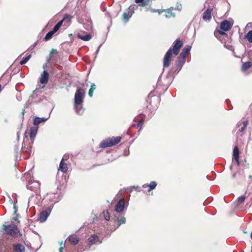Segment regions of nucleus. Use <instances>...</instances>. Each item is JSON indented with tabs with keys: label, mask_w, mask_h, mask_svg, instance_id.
Returning a JSON list of instances; mask_svg holds the SVG:
<instances>
[{
	"label": "nucleus",
	"mask_w": 252,
	"mask_h": 252,
	"mask_svg": "<svg viewBox=\"0 0 252 252\" xmlns=\"http://www.w3.org/2000/svg\"><path fill=\"white\" fill-rule=\"evenodd\" d=\"M183 45L181 40L177 39L173 43V49L170 48L166 53L164 59L163 65L164 68L170 66L172 53L175 56L179 54L180 48Z\"/></svg>",
	"instance_id": "nucleus-1"
},
{
	"label": "nucleus",
	"mask_w": 252,
	"mask_h": 252,
	"mask_svg": "<svg viewBox=\"0 0 252 252\" xmlns=\"http://www.w3.org/2000/svg\"><path fill=\"white\" fill-rule=\"evenodd\" d=\"M2 229L4 231V233L13 238H17L21 236L17 226L13 224L2 225Z\"/></svg>",
	"instance_id": "nucleus-2"
},
{
	"label": "nucleus",
	"mask_w": 252,
	"mask_h": 252,
	"mask_svg": "<svg viewBox=\"0 0 252 252\" xmlns=\"http://www.w3.org/2000/svg\"><path fill=\"white\" fill-rule=\"evenodd\" d=\"M121 139L122 138L120 136L106 139L100 144L99 147L101 148L112 147L119 143Z\"/></svg>",
	"instance_id": "nucleus-3"
},
{
	"label": "nucleus",
	"mask_w": 252,
	"mask_h": 252,
	"mask_svg": "<svg viewBox=\"0 0 252 252\" xmlns=\"http://www.w3.org/2000/svg\"><path fill=\"white\" fill-rule=\"evenodd\" d=\"M85 92L83 89L78 88L74 96V105H81L83 102Z\"/></svg>",
	"instance_id": "nucleus-4"
},
{
	"label": "nucleus",
	"mask_w": 252,
	"mask_h": 252,
	"mask_svg": "<svg viewBox=\"0 0 252 252\" xmlns=\"http://www.w3.org/2000/svg\"><path fill=\"white\" fill-rule=\"evenodd\" d=\"M53 206L54 204H51L46 210L40 213L38 219L40 222H43L46 220L53 208Z\"/></svg>",
	"instance_id": "nucleus-5"
},
{
	"label": "nucleus",
	"mask_w": 252,
	"mask_h": 252,
	"mask_svg": "<svg viewBox=\"0 0 252 252\" xmlns=\"http://www.w3.org/2000/svg\"><path fill=\"white\" fill-rule=\"evenodd\" d=\"M39 91L37 89H36L35 90H34L32 92V94L29 96L28 102L31 104L32 103H37L41 102V98H39L38 100H36V98L37 97L39 94Z\"/></svg>",
	"instance_id": "nucleus-6"
},
{
	"label": "nucleus",
	"mask_w": 252,
	"mask_h": 252,
	"mask_svg": "<svg viewBox=\"0 0 252 252\" xmlns=\"http://www.w3.org/2000/svg\"><path fill=\"white\" fill-rule=\"evenodd\" d=\"M186 61V59L179 56L178 57L177 61L175 63V72H177V73H178L182 69L183 66L185 63Z\"/></svg>",
	"instance_id": "nucleus-7"
},
{
	"label": "nucleus",
	"mask_w": 252,
	"mask_h": 252,
	"mask_svg": "<svg viewBox=\"0 0 252 252\" xmlns=\"http://www.w3.org/2000/svg\"><path fill=\"white\" fill-rule=\"evenodd\" d=\"M40 184L38 181H29V184L27 185V188L31 190H36L40 188Z\"/></svg>",
	"instance_id": "nucleus-8"
},
{
	"label": "nucleus",
	"mask_w": 252,
	"mask_h": 252,
	"mask_svg": "<svg viewBox=\"0 0 252 252\" xmlns=\"http://www.w3.org/2000/svg\"><path fill=\"white\" fill-rule=\"evenodd\" d=\"M134 6L131 5L128 8L127 11L125 12L123 15V18L125 22H127L128 19L132 16L134 13Z\"/></svg>",
	"instance_id": "nucleus-9"
},
{
	"label": "nucleus",
	"mask_w": 252,
	"mask_h": 252,
	"mask_svg": "<svg viewBox=\"0 0 252 252\" xmlns=\"http://www.w3.org/2000/svg\"><path fill=\"white\" fill-rule=\"evenodd\" d=\"M32 142L28 144H27L26 141L24 140V142L22 145V147L21 149L22 152L24 153H27L29 155H30L32 153Z\"/></svg>",
	"instance_id": "nucleus-10"
},
{
	"label": "nucleus",
	"mask_w": 252,
	"mask_h": 252,
	"mask_svg": "<svg viewBox=\"0 0 252 252\" xmlns=\"http://www.w3.org/2000/svg\"><path fill=\"white\" fill-rule=\"evenodd\" d=\"M126 202L124 198H121L117 203L115 207V211L116 212L120 213L124 210Z\"/></svg>",
	"instance_id": "nucleus-11"
},
{
	"label": "nucleus",
	"mask_w": 252,
	"mask_h": 252,
	"mask_svg": "<svg viewBox=\"0 0 252 252\" xmlns=\"http://www.w3.org/2000/svg\"><path fill=\"white\" fill-rule=\"evenodd\" d=\"M88 241H89V243L90 245H93L94 244H95L97 242H98L99 244H101L102 243V241L99 240L98 237L95 234L92 235L88 238Z\"/></svg>",
	"instance_id": "nucleus-12"
},
{
	"label": "nucleus",
	"mask_w": 252,
	"mask_h": 252,
	"mask_svg": "<svg viewBox=\"0 0 252 252\" xmlns=\"http://www.w3.org/2000/svg\"><path fill=\"white\" fill-rule=\"evenodd\" d=\"M212 8H208L203 13L202 18L205 21H209L211 19Z\"/></svg>",
	"instance_id": "nucleus-13"
},
{
	"label": "nucleus",
	"mask_w": 252,
	"mask_h": 252,
	"mask_svg": "<svg viewBox=\"0 0 252 252\" xmlns=\"http://www.w3.org/2000/svg\"><path fill=\"white\" fill-rule=\"evenodd\" d=\"M49 79V73L46 70H44L41 74L40 82L41 84H46Z\"/></svg>",
	"instance_id": "nucleus-14"
},
{
	"label": "nucleus",
	"mask_w": 252,
	"mask_h": 252,
	"mask_svg": "<svg viewBox=\"0 0 252 252\" xmlns=\"http://www.w3.org/2000/svg\"><path fill=\"white\" fill-rule=\"evenodd\" d=\"M37 131H38V126H34L30 128V136L32 143H33V142L34 139L35 137L36 136Z\"/></svg>",
	"instance_id": "nucleus-15"
},
{
	"label": "nucleus",
	"mask_w": 252,
	"mask_h": 252,
	"mask_svg": "<svg viewBox=\"0 0 252 252\" xmlns=\"http://www.w3.org/2000/svg\"><path fill=\"white\" fill-rule=\"evenodd\" d=\"M220 29L223 31H227L231 28V25L229 21L224 20L220 23Z\"/></svg>",
	"instance_id": "nucleus-16"
},
{
	"label": "nucleus",
	"mask_w": 252,
	"mask_h": 252,
	"mask_svg": "<svg viewBox=\"0 0 252 252\" xmlns=\"http://www.w3.org/2000/svg\"><path fill=\"white\" fill-rule=\"evenodd\" d=\"M191 46L190 45H186L182 50V51L180 53L179 56L180 57L187 58L188 54L190 52L191 50Z\"/></svg>",
	"instance_id": "nucleus-17"
},
{
	"label": "nucleus",
	"mask_w": 252,
	"mask_h": 252,
	"mask_svg": "<svg viewBox=\"0 0 252 252\" xmlns=\"http://www.w3.org/2000/svg\"><path fill=\"white\" fill-rule=\"evenodd\" d=\"M157 185V183L155 181H152L150 184H145L142 186L143 188H148V191H150L152 190L155 189Z\"/></svg>",
	"instance_id": "nucleus-18"
},
{
	"label": "nucleus",
	"mask_w": 252,
	"mask_h": 252,
	"mask_svg": "<svg viewBox=\"0 0 252 252\" xmlns=\"http://www.w3.org/2000/svg\"><path fill=\"white\" fill-rule=\"evenodd\" d=\"M174 9V8L173 7H171L167 9L164 10V11L166 12V14H165V17L167 18L175 17V14L174 13L172 12Z\"/></svg>",
	"instance_id": "nucleus-19"
},
{
	"label": "nucleus",
	"mask_w": 252,
	"mask_h": 252,
	"mask_svg": "<svg viewBox=\"0 0 252 252\" xmlns=\"http://www.w3.org/2000/svg\"><path fill=\"white\" fill-rule=\"evenodd\" d=\"M48 118H46L45 117H35L33 121V125L35 126H37L41 123H44L46 122Z\"/></svg>",
	"instance_id": "nucleus-20"
},
{
	"label": "nucleus",
	"mask_w": 252,
	"mask_h": 252,
	"mask_svg": "<svg viewBox=\"0 0 252 252\" xmlns=\"http://www.w3.org/2000/svg\"><path fill=\"white\" fill-rule=\"evenodd\" d=\"M13 250L16 252H24L25 247L20 244H17L13 245Z\"/></svg>",
	"instance_id": "nucleus-21"
},
{
	"label": "nucleus",
	"mask_w": 252,
	"mask_h": 252,
	"mask_svg": "<svg viewBox=\"0 0 252 252\" xmlns=\"http://www.w3.org/2000/svg\"><path fill=\"white\" fill-rule=\"evenodd\" d=\"M74 108L75 110L76 113L79 115H82L84 111V108L82 106V104L81 105H74Z\"/></svg>",
	"instance_id": "nucleus-22"
},
{
	"label": "nucleus",
	"mask_w": 252,
	"mask_h": 252,
	"mask_svg": "<svg viewBox=\"0 0 252 252\" xmlns=\"http://www.w3.org/2000/svg\"><path fill=\"white\" fill-rule=\"evenodd\" d=\"M114 219L115 220L119 222V225L117 228H118L121 225L126 223V218L124 217H122L120 218L119 216L115 215Z\"/></svg>",
	"instance_id": "nucleus-23"
},
{
	"label": "nucleus",
	"mask_w": 252,
	"mask_h": 252,
	"mask_svg": "<svg viewBox=\"0 0 252 252\" xmlns=\"http://www.w3.org/2000/svg\"><path fill=\"white\" fill-rule=\"evenodd\" d=\"M67 240H68L70 243L73 245H76L79 242V238L76 236H69L67 237Z\"/></svg>",
	"instance_id": "nucleus-24"
},
{
	"label": "nucleus",
	"mask_w": 252,
	"mask_h": 252,
	"mask_svg": "<svg viewBox=\"0 0 252 252\" xmlns=\"http://www.w3.org/2000/svg\"><path fill=\"white\" fill-rule=\"evenodd\" d=\"M63 158L60 163L59 170L64 173L67 172L68 168L66 163L63 162Z\"/></svg>",
	"instance_id": "nucleus-25"
},
{
	"label": "nucleus",
	"mask_w": 252,
	"mask_h": 252,
	"mask_svg": "<svg viewBox=\"0 0 252 252\" xmlns=\"http://www.w3.org/2000/svg\"><path fill=\"white\" fill-rule=\"evenodd\" d=\"M239 150L237 148V147H235L233 149V157L234 159L237 162L238 164L239 163Z\"/></svg>",
	"instance_id": "nucleus-26"
},
{
	"label": "nucleus",
	"mask_w": 252,
	"mask_h": 252,
	"mask_svg": "<svg viewBox=\"0 0 252 252\" xmlns=\"http://www.w3.org/2000/svg\"><path fill=\"white\" fill-rule=\"evenodd\" d=\"M77 35L80 39L84 41H89L92 38V35L90 34H87L83 35L80 33H78Z\"/></svg>",
	"instance_id": "nucleus-27"
},
{
	"label": "nucleus",
	"mask_w": 252,
	"mask_h": 252,
	"mask_svg": "<svg viewBox=\"0 0 252 252\" xmlns=\"http://www.w3.org/2000/svg\"><path fill=\"white\" fill-rule=\"evenodd\" d=\"M48 195L49 196V200L51 202H54L55 203L58 201V199L57 198L56 194L55 193L49 194Z\"/></svg>",
	"instance_id": "nucleus-28"
},
{
	"label": "nucleus",
	"mask_w": 252,
	"mask_h": 252,
	"mask_svg": "<svg viewBox=\"0 0 252 252\" xmlns=\"http://www.w3.org/2000/svg\"><path fill=\"white\" fill-rule=\"evenodd\" d=\"M252 63L250 62H247L242 64V69L243 71H246L251 66Z\"/></svg>",
	"instance_id": "nucleus-29"
},
{
	"label": "nucleus",
	"mask_w": 252,
	"mask_h": 252,
	"mask_svg": "<svg viewBox=\"0 0 252 252\" xmlns=\"http://www.w3.org/2000/svg\"><path fill=\"white\" fill-rule=\"evenodd\" d=\"M72 16L68 14H65L64 15L63 20V22L69 24L70 22Z\"/></svg>",
	"instance_id": "nucleus-30"
},
{
	"label": "nucleus",
	"mask_w": 252,
	"mask_h": 252,
	"mask_svg": "<svg viewBox=\"0 0 252 252\" xmlns=\"http://www.w3.org/2000/svg\"><path fill=\"white\" fill-rule=\"evenodd\" d=\"M96 86L94 83H92L91 85V88L89 91V96L90 97H92L93 95L94 91L95 90Z\"/></svg>",
	"instance_id": "nucleus-31"
},
{
	"label": "nucleus",
	"mask_w": 252,
	"mask_h": 252,
	"mask_svg": "<svg viewBox=\"0 0 252 252\" xmlns=\"http://www.w3.org/2000/svg\"><path fill=\"white\" fill-rule=\"evenodd\" d=\"M54 33L55 32L53 31L48 32L44 38V40L47 41L50 39Z\"/></svg>",
	"instance_id": "nucleus-32"
},
{
	"label": "nucleus",
	"mask_w": 252,
	"mask_h": 252,
	"mask_svg": "<svg viewBox=\"0 0 252 252\" xmlns=\"http://www.w3.org/2000/svg\"><path fill=\"white\" fill-rule=\"evenodd\" d=\"M32 55L30 54L27 57L24 58L22 61H21L20 64L21 65H24L28 62V61L31 58Z\"/></svg>",
	"instance_id": "nucleus-33"
},
{
	"label": "nucleus",
	"mask_w": 252,
	"mask_h": 252,
	"mask_svg": "<svg viewBox=\"0 0 252 252\" xmlns=\"http://www.w3.org/2000/svg\"><path fill=\"white\" fill-rule=\"evenodd\" d=\"M246 38L250 43H252V31H249L245 35Z\"/></svg>",
	"instance_id": "nucleus-34"
},
{
	"label": "nucleus",
	"mask_w": 252,
	"mask_h": 252,
	"mask_svg": "<svg viewBox=\"0 0 252 252\" xmlns=\"http://www.w3.org/2000/svg\"><path fill=\"white\" fill-rule=\"evenodd\" d=\"M135 2L138 4L140 6L143 7L147 5L145 0H135Z\"/></svg>",
	"instance_id": "nucleus-35"
},
{
	"label": "nucleus",
	"mask_w": 252,
	"mask_h": 252,
	"mask_svg": "<svg viewBox=\"0 0 252 252\" xmlns=\"http://www.w3.org/2000/svg\"><path fill=\"white\" fill-rule=\"evenodd\" d=\"M103 217L106 220H110V214L108 211H104L102 212Z\"/></svg>",
	"instance_id": "nucleus-36"
},
{
	"label": "nucleus",
	"mask_w": 252,
	"mask_h": 252,
	"mask_svg": "<svg viewBox=\"0 0 252 252\" xmlns=\"http://www.w3.org/2000/svg\"><path fill=\"white\" fill-rule=\"evenodd\" d=\"M144 121V119L142 118V119H140L138 121V123L137 124V128H139V130H140L142 128V126Z\"/></svg>",
	"instance_id": "nucleus-37"
},
{
	"label": "nucleus",
	"mask_w": 252,
	"mask_h": 252,
	"mask_svg": "<svg viewBox=\"0 0 252 252\" xmlns=\"http://www.w3.org/2000/svg\"><path fill=\"white\" fill-rule=\"evenodd\" d=\"M246 196L243 195L239 197L237 199V201L239 203H242L244 202Z\"/></svg>",
	"instance_id": "nucleus-38"
},
{
	"label": "nucleus",
	"mask_w": 252,
	"mask_h": 252,
	"mask_svg": "<svg viewBox=\"0 0 252 252\" xmlns=\"http://www.w3.org/2000/svg\"><path fill=\"white\" fill-rule=\"evenodd\" d=\"M225 31H223L222 30H218L217 32H214V35L217 36V32H218L220 34V35H226V33L224 32Z\"/></svg>",
	"instance_id": "nucleus-39"
},
{
	"label": "nucleus",
	"mask_w": 252,
	"mask_h": 252,
	"mask_svg": "<svg viewBox=\"0 0 252 252\" xmlns=\"http://www.w3.org/2000/svg\"><path fill=\"white\" fill-rule=\"evenodd\" d=\"M61 27L57 24L52 30L55 33H56Z\"/></svg>",
	"instance_id": "nucleus-40"
},
{
	"label": "nucleus",
	"mask_w": 252,
	"mask_h": 252,
	"mask_svg": "<svg viewBox=\"0 0 252 252\" xmlns=\"http://www.w3.org/2000/svg\"><path fill=\"white\" fill-rule=\"evenodd\" d=\"M175 9H177V10L180 11L182 9V5L181 4H180L179 5H177Z\"/></svg>",
	"instance_id": "nucleus-41"
},
{
	"label": "nucleus",
	"mask_w": 252,
	"mask_h": 252,
	"mask_svg": "<svg viewBox=\"0 0 252 252\" xmlns=\"http://www.w3.org/2000/svg\"><path fill=\"white\" fill-rule=\"evenodd\" d=\"M63 19H62L61 21H60V22H59L57 23V24H58V25L61 27L62 26V24H63Z\"/></svg>",
	"instance_id": "nucleus-42"
},
{
	"label": "nucleus",
	"mask_w": 252,
	"mask_h": 252,
	"mask_svg": "<svg viewBox=\"0 0 252 252\" xmlns=\"http://www.w3.org/2000/svg\"><path fill=\"white\" fill-rule=\"evenodd\" d=\"M100 46H101V45H99V46L98 47L97 50L96 51V52H95L96 56H95V59L96 58V55L98 53Z\"/></svg>",
	"instance_id": "nucleus-43"
},
{
	"label": "nucleus",
	"mask_w": 252,
	"mask_h": 252,
	"mask_svg": "<svg viewBox=\"0 0 252 252\" xmlns=\"http://www.w3.org/2000/svg\"><path fill=\"white\" fill-rule=\"evenodd\" d=\"M245 128H246V127H245V126H242V127L239 129V131H240V132H242V131H243L245 130Z\"/></svg>",
	"instance_id": "nucleus-44"
},
{
	"label": "nucleus",
	"mask_w": 252,
	"mask_h": 252,
	"mask_svg": "<svg viewBox=\"0 0 252 252\" xmlns=\"http://www.w3.org/2000/svg\"><path fill=\"white\" fill-rule=\"evenodd\" d=\"M248 125V122L247 121H244L243 122V126H245V127H246Z\"/></svg>",
	"instance_id": "nucleus-45"
},
{
	"label": "nucleus",
	"mask_w": 252,
	"mask_h": 252,
	"mask_svg": "<svg viewBox=\"0 0 252 252\" xmlns=\"http://www.w3.org/2000/svg\"><path fill=\"white\" fill-rule=\"evenodd\" d=\"M8 198L9 199V202L10 203L11 205L13 204V201L12 199L9 196L8 197Z\"/></svg>",
	"instance_id": "nucleus-46"
},
{
	"label": "nucleus",
	"mask_w": 252,
	"mask_h": 252,
	"mask_svg": "<svg viewBox=\"0 0 252 252\" xmlns=\"http://www.w3.org/2000/svg\"><path fill=\"white\" fill-rule=\"evenodd\" d=\"M63 247H61L59 249V252H63Z\"/></svg>",
	"instance_id": "nucleus-47"
},
{
	"label": "nucleus",
	"mask_w": 252,
	"mask_h": 252,
	"mask_svg": "<svg viewBox=\"0 0 252 252\" xmlns=\"http://www.w3.org/2000/svg\"><path fill=\"white\" fill-rule=\"evenodd\" d=\"M105 15H106V16H107L109 18L111 17V16L110 15V14L108 12H106L105 13Z\"/></svg>",
	"instance_id": "nucleus-48"
},
{
	"label": "nucleus",
	"mask_w": 252,
	"mask_h": 252,
	"mask_svg": "<svg viewBox=\"0 0 252 252\" xmlns=\"http://www.w3.org/2000/svg\"><path fill=\"white\" fill-rule=\"evenodd\" d=\"M17 139H19V137H20V133L19 132H17Z\"/></svg>",
	"instance_id": "nucleus-49"
},
{
	"label": "nucleus",
	"mask_w": 252,
	"mask_h": 252,
	"mask_svg": "<svg viewBox=\"0 0 252 252\" xmlns=\"http://www.w3.org/2000/svg\"><path fill=\"white\" fill-rule=\"evenodd\" d=\"M13 220H16L18 221V223L20 222V221L18 220V219L16 218H13Z\"/></svg>",
	"instance_id": "nucleus-50"
},
{
	"label": "nucleus",
	"mask_w": 252,
	"mask_h": 252,
	"mask_svg": "<svg viewBox=\"0 0 252 252\" xmlns=\"http://www.w3.org/2000/svg\"><path fill=\"white\" fill-rule=\"evenodd\" d=\"M13 207H14V209L15 210V213H16V212L17 211L16 207L14 205Z\"/></svg>",
	"instance_id": "nucleus-51"
},
{
	"label": "nucleus",
	"mask_w": 252,
	"mask_h": 252,
	"mask_svg": "<svg viewBox=\"0 0 252 252\" xmlns=\"http://www.w3.org/2000/svg\"><path fill=\"white\" fill-rule=\"evenodd\" d=\"M54 52H57L56 50L53 49V50H52L51 53H54Z\"/></svg>",
	"instance_id": "nucleus-52"
},
{
	"label": "nucleus",
	"mask_w": 252,
	"mask_h": 252,
	"mask_svg": "<svg viewBox=\"0 0 252 252\" xmlns=\"http://www.w3.org/2000/svg\"><path fill=\"white\" fill-rule=\"evenodd\" d=\"M92 21L90 20V27H92Z\"/></svg>",
	"instance_id": "nucleus-53"
},
{
	"label": "nucleus",
	"mask_w": 252,
	"mask_h": 252,
	"mask_svg": "<svg viewBox=\"0 0 252 252\" xmlns=\"http://www.w3.org/2000/svg\"><path fill=\"white\" fill-rule=\"evenodd\" d=\"M251 239H252V233H251Z\"/></svg>",
	"instance_id": "nucleus-54"
},
{
	"label": "nucleus",
	"mask_w": 252,
	"mask_h": 252,
	"mask_svg": "<svg viewBox=\"0 0 252 252\" xmlns=\"http://www.w3.org/2000/svg\"><path fill=\"white\" fill-rule=\"evenodd\" d=\"M152 11H153V12H156V11H157V10H155V9H153Z\"/></svg>",
	"instance_id": "nucleus-55"
},
{
	"label": "nucleus",
	"mask_w": 252,
	"mask_h": 252,
	"mask_svg": "<svg viewBox=\"0 0 252 252\" xmlns=\"http://www.w3.org/2000/svg\"><path fill=\"white\" fill-rule=\"evenodd\" d=\"M35 45H36V43H35L33 44V48L35 47Z\"/></svg>",
	"instance_id": "nucleus-56"
},
{
	"label": "nucleus",
	"mask_w": 252,
	"mask_h": 252,
	"mask_svg": "<svg viewBox=\"0 0 252 252\" xmlns=\"http://www.w3.org/2000/svg\"><path fill=\"white\" fill-rule=\"evenodd\" d=\"M24 110H23L22 111V115H24Z\"/></svg>",
	"instance_id": "nucleus-57"
},
{
	"label": "nucleus",
	"mask_w": 252,
	"mask_h": 252,
	"mask_svg": "<svg viewBox=\"0 0 252 252\" xmlns=\"http://www.w3.org/2000/svg\"><path fill=\"white\" fill-rule=\"evenodd\" d=\"M128 154V153H126V154H125V156H127Z\"/></svg>",
	"instance_id": "nucleus-58"
},
{
	"label": "nucleus",
	"mask_w": 252,
	"mask_h": 252,
	"mask_svg": "<svg viewBox=\"0 0 252 252\" xmlns=\"http://www.w3.org/2000/svg\"><path fill=\"white\" fill-rule=\"evenodd\" d=\"M128 154V153H126V154H125V156H127Z\"/></svg>",
	"instance_id": "nucleus-59"
},
{
	"label": "nucleus",
	"mask_w": 252,
	"mask_h": 252,
	"mask_svg": "<svg viewBox=\"0 0 252 252\" xmlns=\"http://www.w3.org/2000/svg\"><path fill=\"white\" fill-rule=\"evenodd\" d=\"M63 244V242H62L60 243V245H61V246H62Z\"/></svg>",
	"instance_id": "nucleus-60"
},
{
	"label": "nucleus",
	"mask_w": 252,
	"mask_h": 252,
	"mask_svg": "<svg viewBox=\"0 0 252 252\" xmlns=\"http://www.w3.org/2000/svg\"><path fill=\"white\" fill-rule=\"evenodd\" d=\"M158 12H159V13H160V12H161L160 10H158Z\"/></svg>",
	"instance_id": "nucleus-61"
},
{
	"label": "nucleus",
	"mask_w": 252,
	"mask_h": 252,
	"mask_svg": "<svg viewBox=\"0 0 252 252\" xmlns=\"http://www.w3.org/2000/svg\"><path fill=\"white\" fill-rule=\"evenodd\" d=\"M249 178H252V176L251 175H250V176H249Z\"/></svg>",
	"instance_id": "nucleus-62"
},
{
	"label": "nucleus",
	"mask_w": 252,
	"mask_h": 252,
	"mask_svg": "<svg viewBox=\"0 0 252 252\" xmlns=\"http://www.w3.org/2000/svg\"><path fill=\"white\" fill-rule=\"evenodd\" d=\"M235 177V174H233V177Z\"/></svg>",
	"instance_id": "nucleus-63"
},
{
	"label": "nucleus",
	"mask_w": 252,
	"mask_h": 252,
	"mask_svg": "<svg viewBox=\"0 0 252 252\" xmlns=\"http://www.w3.org/2000/svg\"><path fill=\"white\" fill-rule=\"evenodd\" d=\"M72 35V34H69V36H71Z\"/></svg>",
	"instance_id": "nucleus-64"
}]
</instances>
